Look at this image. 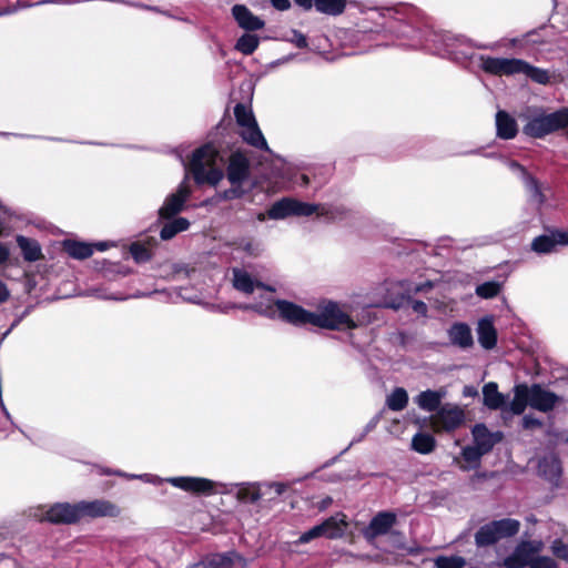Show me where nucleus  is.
Wrapping results in <instances>:
<instances>
[{"label":"nucleus","instance_id":"obj_46","mask_svg":"<svg viewBox=\"0 0 568 568\" xmlns=\"http://www.w3.org/2000/svg\"><path fill=\"white\" fill-rule=\"evenodd\" d=\"M242 185L243 184H231L230 189H226L221 193V199L224 201L242 199L246 193Z\"/></svg>","mask_w":568,"mask_h":568},{"label":"nucleus","instance_id":"obj_32","mask_svg":"<svg viewBox=\"0 0 568 568\" xmlns=\"http://www.w3.org/2000/svg\"><path fill=\"white\" fill-rule=\"evenodd\" d=\"M442 397V393L427 389L417 396L416 402L418 406L424 410L437 412L440 408Z\"/></svg>","mask_w":568,"mask_h":568},{"label":"nucleus","instance_id":"obj_2","mask_svg":"<svg viewBox=\"0 0 568 568\" xmlns=\"http://www.w3.org/2000/svg\"><path fill=\"white\" fill-rule=\"evenodd\" d=\"M562 398L556 393L546 389L540 384L528 386L526 383L517 384L514 387V398L509 404V410L514 415H521L527 406L541 413L551 412Z\"/></svg>","mask_w":568,"mask_h":568},{"label":"nucleus","instance_id":"obj_17","mask_svg":"<svg viewBox=\"0 0 568 568\" xmlns=\"http://www.w3.org/2000/svg\"><path fill=\"white\" fill-rule=\"evenodd\" d=\"M232 16L239 27L247 32L262 30L265 27L264 20L253 14L244 4H234L232 7Z\"/></svg>","mask_w":568,"mask_h":568},{"label":"nucleus","instance_id":"obj_60","mask_svg":"<svg viewBox=\"0 0 568 568\" xmlns=\"http://www.w3.org/2000/svg\"><path fill=\"white\" fill-rule=\"evenodd\" d=\"M433 287V283L430 281H426L425 283L417 285L415 292H423Z\"/></svg>","mask_w":568,"mask_h":568},{"label":"nucleus","instance_id":"obj_61","mask_svg":"<svg viewBox=\"0 0 568 568\" xmlns=\"http://www.w3.org/2000/svg\"><path fill=\"white\" fill-rule=\"evenodd\" d=\"M273 487H275V491L277 495H282L287 488V486L282 483H275L273 484Z\"/></svg>","mask_w":568,"mask_h":568},{"label":"nucleus","instance_id":"obj_5","mask_svg":"<svg viewBox=\"0 0 568 568\" xmlns=\"http://www.w3.org/2000/svg\"><path fill=\"white\" fill-rule=\"evenodd\" d=\"M542 548L544 544L540 540H523L503 560V566L505 568H530L532 561L542 551Z\"/></svg>","mask_w":568,"mask_h":568},{"label":"nucleus","instance_id":"obj_26","mask_svg":"<svg viewBox=\"0 0 568 568\" xmlns=\"http://www.w3.org/2000/svg\"><path fill=\"white\" fill-rule=\"evenodd\" d=\"M235 552L213 554L187 568H232Z\"/></svg>","mask_w":568,"mask_h":568},{"label":"nucleus","instance_id":"obj_51","mask_svg":"<svg viewBox=\"0 0 568 568\" xmlns=\"http://www.w3.org/2000/svg\"><path fill=\"white\" fill-rule=\"evenodd\" d=\"M244 308L255 311L258 314L264 315V316L273 317V315H274V308H273V305H271V304L264 307L262 303H258V304L245 305Z\"/></svg>","mask_w":568,"mask_h":568},{"label":"nucleus","instance_id":"obj_44","mask_svg":"<svg viewBox=\"0 0 568 568\" xmlns=\"http://www.w3.org/2000/svg\"><path fill=\"white\" fill-rule=\"evenodd\" d=\"M387 541L390 545V547L395 550L405 549L406 537H405V534L400 530L393 529L387 535Z\"/></svg>","mask_w":568,"mask_h":568},{"label":"nucleus","instance_id":"obj_55","mask_svg":"<svg viewBox=\"0 0 568 568\" xmlns=\"http://www.w3.org/2000/svg\"><path fill=\"white\" fill-rule=\"evenodd\" d=\"M412 308L417 314H420L424 316L427 314V311H428L427 305L423 301H418V300L413 301Z\"/></svg>","mask_w":568,"mask_h":568},{"label":"nucleus","instance_id":"obj_64","mask_svg":"<svg viewBox=\"0 0 568 568\" xmlns=\"http://www.w3.org/2000/svg\"><path fill=\"white\" fill-rule=\"evenodd\" d=\"M302 182H303V184H305V185H306V184H308V182H310L308 176H307V175H305V174H303V175H302Z\"/></svg>","mask_w":568,"mask_h":568},{"label":"nucleus","instance_id":"obj_49","mask_svg":"<svg viewBox=\"0 0 568 568\" xmlns=\"http://www.w3.org/2000/svg\"><path fill=\"white\" fill-rule=\"evenodd\" d=\"M530 568H558L557 561L549 556H537Z\"/></svg>","mask_w":568,"mask_h":568},{"label":"nucleus","instance_id":"obj_36","mask_svg":"<svg viewBox=\"0 0 568 568\" xmlns=\"http://www.w3.org/2000/svg\"><path fill=\"white\" fill-rule=\"evenodd\" d=\"M258 37L256 34L246 32L236 40L235 50L243 53L244 55H251L258 48Z\"/></svg>","mask_w":568,"mask_h":568},{"label":"nucleus","instance_id":"obj_12","mask_svg":"<svg viewBox=\"0 0 568 568\" xmlns=\"http://www.w3.org/2000/svg\"><path fill=\"white\" fill-rule=\"evenodd\" d=\"M78 503H57L43 515V520L53 525H73L80 521Z\"/></svg>","mask_w":568,"mask_h":568},{"label":"nucleus","instance_id":"obj_52","mask_svg":"<svg viewBox=\"0 0 568 568\" xmlns=\"http://www.w3.org/2000/svg\"><path fill=\"white\" fill-rule=\"evenodd\" d=\"M47 2L48 1H38L36 3H29L26 0H18L14 6L8 8L7 10H4L3 13H14V12L18 11V9H26V8H29V7H32V6H40V4L47 3Z\"/></svg>","mask_w":568,"mask_h":568},{"label":"nucleus","instance_id":"obj_9","mask_svg":"<svg viewBox=\"0 0 568 568\" xmlns=\"http://www.w3.org/2000/svg\"><path fill=\"white\" fill-rule=\"evenodd\" d=\"M524 65V60L495 58L489 55H480V68L485 73L493 75H511L520 73Z\"/></svg>","mask_w":568,"mask_h":568},{"label":"nucleus","instance_id":"obj_56","mask_svg":"<svg viewBox=\"0 0 568 568\" xmlns=\"http://www.w3.org/2000/svg\"><path fill=\"white\" fill-rule=\"evenodd\" d=\"M295 36V44L300 49H304L308 45L307 38L301 32H294Z\"/></svg>","mask_w":568,"mask_h":568},{"label":"nucleus","instance_id":"obj_41","mask_svg":"<svg viewBox=\"0 0 568 568\" xmlns=\"http://www.w3.org/2000/svg\"><path fill=\"white\" fill-rule=\"evenodd\" d=\"M234 116L236 123L243 129L256 122L252 110L247 109L243 103H237L234 106Z\"/></svg>","mask_w":568,"mask_h":568},{"label":"nucleus","instance_id":"obj_7","mask_svg":"<svg viewBox=\"0 0 568 568\" xmlns=\"http://www.w3.org/2000/svg\"><path fill=\"white\" fill-rule=\"evenodd\" d=\"M225 176L230 184H244L251 176V162L247 155L236 150L227 159Z\"/></svg>","mask_w":568,"mask_h":568},{"label":"nucleus","instance_id":"obj_21","mask_svg":"<svg viewBox=\"0 0 568 568\" xmlns=\"http://www.w3.org/2000/svg\"><path fill=\"white\" fill-rule=\"evenodd\" d=\"M518 134V124L507 111L499 110L496 113V135L501 140H513Z\"/></svg>","mask_w":568,"mask_h":568},{"label":"nucleus","instance_id":"obj_1","mask_svg":"<svg viewBox=\"0 0 568 568\" xmlns=\"http://www.w3.org/2000/svg\"><path fill=\"white\" fill-rule=\"evenodd\" d=\"M273 305L278 312V317L294 326L311 324L329 331H345L357 327L352 316L334 301L320 303L316 312L307 311L301 305L286 300H275Z\"/></svg>","mask_w":568,"mask_h":568},{"label":"nucleus","instance_id":"obj_23","mask_svg":"<svg viewBox=\"0 0 568 568\" xmlns=\"http://www.w3.org/2000/svg\"><path fill=\"white\" fill-rule=\"evenodd\" d=\"M233 286L235 290L245 294H252L255 287L274 291L272 286L260 281H254L246 271L241 268H233Z\"/></svg>","mask_w":568,"mask_h":568},{"label":"nucleus","instance_id":"obj_20","mask_svg":"<svg viewBox=\"0 0 568 568\" xmlns=\"http://www.w3.org/2000/svg\"><path fill=\"white\" fill-rule=\"evenodd\" d=\"M474 444L485 454H488L501 439L500 433H491L485 424H476L471 430Z\"/></svg>","mask_w":568,"mask_h":568},{"label":"nucleus","instance_id":"obj_15","mask_svg":"<svg viewBox=\"0 0 568 568\" xmlns=\"http://www.w3.org/2000/svg\"><path fill=\"white\" fill-rule=\"evenodd\" d=\"M295 4L304 11H311L313 8L323 14L337 17L344 13L346 0H294Z\"/></svg>","mask_w":568,"mask_h":568},{"label":"nucleus","instance_id":"obj_38","mask_svg":"<svg viewBox=\"0 0 568 568\" xmlns=\"http://www.w3.org/2000/svg\"><path fill=\"white\" fill-rule=\"evenodd\" d=\"M520 69H523L520 73H524L538 84H547L550 81V75L547 70L534 67L526 61H524V65H521Z\"/></svg>","mask_w":568,"mask_h":568},{"label":"nucleus","instance_id":"obj_19","mask_svg":"<svg viewBox=\"0 0 568 568\" xmlns=\"http://www.w3.org/2000/svg\"><path fill=\"white\" fill-rule=\"evenodd\" d=\"M156 246L158 240L153 236H146L143 240L132 242L129 245V253L136 264H143L153 258Z\"/></svg>","mask_w":568,"mask_h":568},{"label":"nucleus","instance_id":"obj_30","mask_svg":"<svg viewBox=\"0 0 568 568\" xmlns=\"http://www.w3.org/2000/svg\"><path fill=\"white\" fill-rule=\"evenodd\" d=\"M295 199L283 197L275 203L267 211V215L272 220H282L288 216H294Z\"/></svg>","mask_w":568,"mask_h":568},{"label":"nucleus","instance_id":"obj_43","mask_svg":"<svg viewBox=\"0 0 568 568\" xmlns=\"http://www.w3.org/2000/svg\"><path fill=\"white\" fill-rule=\"evenodd\" d=\"M233 246L236 250H242L245 252L248 256H258L260 248L258 245L254 242L251 237H242L235 242H233Z\"/></svg>","mask_w":568,"mask_h":568},{"label":"nucleus","instance_id":"obj_59","mask_svg":"<svg viewBox=\"0 0 568 568\" xmlns=\"http://www.w3.org/2000/svg\"><path fill=\"white\" fill-rule=\"evenodd\" d=\"M0 211L3 212V214H7L8 217L16 216L13 210L11 207L4 205L1 201H0Z\"/></svg>","mask_w":568,"mask_h":568},{"label":"nucleus","instance_id":"obj_40","mask_svg":"<svg viewBox=\"0 0 568 568\" xmlns=\"http://www.w3.org/2000/svg\"><path fill=\"white\" fill-rule=\"evenodd\" d=\"M503 285L496 281L484 282L476 286V294L485 300L494 298L501 292Z\"/></svg>","mask_w":568,"mask_h":568},{"label":"nucleus","instance_id":"obj_10","mask_svg":"<svg viewBox=\"0 0 568 568\" xmlns=\"http://www.w3.org/2000/svg\"><path fill=\"white\" fill-rule=\"evenodd\" d=\"M396 524V513L390 510L378 511L363 529V536L367 541H373L381 536H387Z\"/></svg>","mask_w":568,"mask_h":568},{"label":"nucleus","instance_id":"obj_14","mask_svg":"<svg viewBox=\"0 0 568 568\" xmlns=\"http://www.w3.org/2000/svg\"><path fill=\"white\" fill-rule=\"evenodd\" d=\"M556 245H568V230H549V234H542L535 237L531 242V250L538 254H548L554 251Z\"/></svg>","mask_w":568,"mask_h":568},{"label":"nucleus","instance_id":"obj_13","mask_svg":"<svg viewBox=\"0 0 568 568\" xmlns=\"http://www.w3.org/2000/svg\"><path fill=\"white\" fill-rule=\"evenodd\" d=\"M174 487L194 495H212L215 493V483L202 477H173L169 480Z\"/></svg>","mask_w":568,"mask_h":568},{"label":"nucleus","instance_id":"obj_50","mask_svg":"<svg viewBox=\"0 0 568 568\" xmlns=\"http://www.w3.org/2000/svg\"><path fill=\"white\" fill-rule=\"evenodd\" d=\"M521 426L524 429L526 430H532V429H536V428H541L544 426V423L534 417L532 415L528 414V415H525L521 419Z\"/></svg>","mask_w":568,"mask_h":568},{"label":"nucleus","instance_id":"obj_47","mask_svg":"<svg viewBox=\"0 0 568 568\" xmlns=\"http://www.w3.org/2000/svg\"><path fill=\"white\" fill-rule=\"evenodd\" d=\"M550 548L554 556L568 562V544L564 542L561 539H555Z\"/></svg>","mask_w":568,"mask_h":568},{"label":"nucleus","instance_id":"obj_28","mask_svg":"<svg viewBox=\"0 0 568 568\" xmlns=\"http://www.w3.org/2000/svg\"><path fill=\"white\" fill-rule=\"evenodd\" d=\"M484 405L489 409H500L505 406V396L498 392V385L495 382H489L483 387Z\"/></svg>","mask_w":568,"mask_h":568},{"label":"nucleus","instance_id":"obj_45","mask_svg":"<svg viewBox=\"0 0 568 568\" xmlns=\"http://www.w3.org/2000/svg\"><path fill=\"white\" fill-rule=\"evenodd\" d=\"M484 455L486 454L475 445L466 446L462 450L463 458L469 464L478 463Z\"/></svg>","mask_w":568,"mask_h":568},{"label":"nucleus","instance_id":"obj_31","mask_svg":"<svg viewBox=\"0 0 568 568\" xmlns=\"http://www.w3.org/2000/svg\"><path fill=\"white\" fill-rule=\"evenodd\" d=\"M241 136L247 144L260 150L268 151L267 142L260 130L257 122L244 128L241 132Z\"/></svg>","mask_w":568,"mask_h":568},{"label":"nucleus","instance_id":"obj_63","mask_svg":"<svg viewBox=\"0 0 568 568\" xmlns=\"http://www.w3.org/2000/svg\"><path fill=\"white\" fill-rule=\"evenodd\" d=\"M112 267L116 268L115 272L125 276L128 275L130 272L129 270H123L120 265H115V264H110Z\"/></svg>","mask_w":568,"mask_h":568},{"label":"nucleus","instance_id":"obj_53","mask_svg":"<svg viewBox=\"0 0 568 568\" xmlns=\"http://www.w3.org/2000/svg\"><path fill=\"white\" fill-rule=\"evenodd\" d=\"M270 2L278 11H286L292 7L290 0H270Z\"/></svg>","mask_w":568,"mask_h":568},{"label":"nucleus","instance_id":"obj_48","mask_svg":"<svg viewBox=\"0 0 568 568\" xmlns=\"http://www.w3.org/2000/svg\"><path fill=\"white\" fill-rule=\"evenodd\" d=\"M317 210V205L295 200L294 216H311Z\"/></svg>","mask_w":568,"mask_h":568},{"label":"nucleus","instance_id":"obj_39","mask_svg":"<svg viewBox=\"0 0 568 568\" xmlns=\"http://www.w3.org/2000/svg\"><path fill=\"white\" fill-rule=\"evenodd\" d=\"M236 498L241 503L254 504L261 498L260 488L254 484L241 485L236 491Z\"/></svg>","mask_w":568,"mask_h":568},{"label":"nucleus","instance_id":"obj_54","mask_svg":"<svg viewBox=\"0 0 568 568\" xmlns=\"http://www.w3.org/2000/svg\"><path fill=\"white\" fill-rule=\"evenodd\" d=\"M11 219L12 217H8L7 214H3V212L0 211V236H3L8 233V223L11 221Z\"/></svg>","mask_w":568,"mask_h":568},{"label":"nucleus","instance_id":"obj_18","mask_svg":"<svg viewBox=\"0 0 568 568\" xmlns=\"http://www.w3.org/2000/svg\"><path fill=\"white\" fill-rule=\"evenodd\" d=\"M539 475L555 486H559L562 475L561 460L556 454L546 455L538 463Z\"/></svg>","mask_w":568,"mask_h":568},{"label":"nucleus","instance_id":"obj_3","mask_svg":"<svg viewBox=\"0 0 568 568\" xmlns=\"http://www.w3.org/2000/svg\"><path fill=\"white\" fill-rule=\"evenodd\" d=\"M221 159L220 151L212 143H205L192 152L189 171L196 184L217 185L225 176V172L216 166Z\"/></svg>","mask_w":568,"mask_h":568},{"label":"nucleus","instance_id":"obj_8","mask_svg":"<svg viewBox=\"0 0 568 568\" xmlns=\"http://www.w3.org/2000/svg\"><path fill=\"white\" fill-rule=\"evenodd\" d=\"M464 410L457 406L440 407L430 418L432 428L436 433L453 432L464 423Z\"/></svg>","mask_w":568,"mask_h":568},{"label":"nucleus","instance_id":"obj_4","mask_svg":"<svg viewBox=\"0 0 568 568\" xmlns=\"http://www.w3.org/2000/svg\"><path fill=\"white\" fill-rule=\"evenodd\" d=\"M520 523L513 518L491 520L476 531L475 544L478 548L489 547L499 540L510 538L519 532Z\"/></svg>","mask_w":568,"mask_h":568},{"label":"nucleus","instance_id":"obj_37","mask_svg":"<svg viewBox=\"0 0 568 568\" xmlns=\"http://www.w3.org/2000/svg\"><path fill=\"white\" fill-rule=\"evenodd\" d=\"M386 404L393 412L403 410L408 404V394L405 388L396 387L390 395L387 396Z\"/></svg>","mask_w":568,"mask_h":568},{"label":"nucleus","instance_id":"obj_25","mask_svg":"<svg viewBox=\"0 0 568 568\" xmlns=\"http://www.w3.org/2000/svg\"><path fill=\"white\" fill-rule=\"evenodd\" d=\"M16 242L26 262L33 263L44 258L41 245L36 239L17 235Z\"/></svg>","mask_w":568,"mask_h":568},{"label":"nucleus","instance_id":"obj_62","mask_svg":"<svg viewBox=\"0 0 568 568\" xmlns=\"http://www.w3.org/2000/svg\"><path fill=\"white\" fill-rule=\"evenodd\" d=\"M92 245H93V251L94 250L105 251L109 247V244L106 242H97V243H92Z\"/></svg>","mask_w":568,"mask_h":568},{"label":"nucleus","instance_id":"obj_11","mask_svg":"<svg viewBox=\"0 0 568 568\" xmlns=\"http://www.w3.org/2000/svg\"><path fill=\"white\" fill-rule=\"evenodd\" d=\"M79 518H115L121 515V508L106 499H94L91 501L82 500L78 503Z\"/></svg>","mask_w":568,"mask_h":568},{"label":"nucleus","instance_id":"obj_33","mask_svg":"<svg viewBox=\"0 0 568 568\" xmlns=\"http://www.w3.org/2000/svg\"><path fill=\"white\" fill-rule=\"evenodd\" d=\"M545 118L547 120L550 134L568 128V108L566 106L551 113H545Z\"/></svg>","mask_w":568,"mask_h":568},{"label":"nucleus","instance_id":"obj_35","mask_svg":"<svg viewBox=\"0 0 568 568\" xmlns=\"http://www.w3.org/2000/svg\"><path fill=\"white\" fill-rule=\"evenodd\" d=\"M412 447L419 454H429L436 447V439L427 433H417L412 440Z\"/></svg>","mask_w":568,"mask_h":568},{"label":"nucleus","instance_id":"obj_42","mask_svg":"<svg viewBox=\"0 0 568 568\" xmlns=\"http://www.w3.org/2000/svg\"><path fill=\"white\" fill-rule=\"evenodd\" d=\"M466 560L459 556H439L435 559L436 568H463Z\"/></svg>","mask_w":568,"mask_h":568},{"label":"nucleus","instance_id":"obj_24","mask_svg":"<svg viewBox=\"0 0 568 568\" xmlns=\"http://www.w3.org/2000/svg\"><path fill=\"white\" fill-rule=\"evenodd\" d=\"M447 333L449 341L454 346L466 349L474 345L470 327L466 323H454Z\"/></svg>","mask_w":568,"mask_h":568},{"label":"nucleus","instance_id":"obj_58","mask_svg":"<svg viewBox=\"0 0 568 568\" xmlns=\"http://www.w3.org/2000/svg\"><path fill=\"white\" fill-rule=\"evenodd\" d=\"M9 296L7 286L0 281V304L4 302Z\"/></svg>","mask_w":568,"mask_h":568},{"label":"nucleus","instance_id":"obj_16","mask_svg":"<svg viewBox=\"0 0 568 568\" xmlns=\"http://www.w3.org/2000/svg\"><path fill=\"white\" fill-rule=\"evenodd\" d=\"M190 195V190L185 185H180L178 191L171 195H169L161 209L159 210V216L162 220H171L176 214H179L185 204L187 196Z\"/></svg>","mask_w":568,"mask_h":568},{"label":"nucleus","instance_id":"obj_27","mask_svg":"<svg viewBox=\"0 0 568 568\" xmlns=\"http://www.w3.org/2000/svg\"><path fill=\"white\" fill-rule=\"evenodd\" d=\"M523 133L532 139H544L550 134L545 113L531 116L523 126Z\"/></svg>","mask_w":568,"mask_h":568},{"label":"nucleus","instance_id":"obj_22","mask_svg":"<svg viewBox=\"0 0 568 568\" xmlns=\"http://www.w3.org/2000/svg\"><path fill=\"white\" fill-rule=\"evenodd\" d=\"M478 343L484 349L490 351L496 347L498 333L490 317H484L477 326Z\"/></svg>","mask_w":568,"mask_h":568},{"label":"nucleus","instance_id":"obj_34","mask_svg":"<svg viewBox=\"0 0 568 568\" xmlns=\"http://www.w3.org/2000/svg\"><path fill=\"white\" fill-rule=\"evenodd\" d=\"M190 227V222L185 217H175L165 223L160 232V237L163 241L173 239L180 232L186 231Z\"/></svg>","mask_w":568,"mask_h":568},{"label":"nucleus","instance_id":"obj_57","mask_svg":"<svg viewBox=\"0 0 568 568\" xmlns=\"http://www.w3.org/2000/svg\"><path fill=\"white\" fill-rule=\"evenodd\" d=\"M10 257V251L8 246L3 243H0V265L7 263Z\"/></svg>","mask_w":568,"mask_h":568},{"label":"nucleus","instance_id":"obj_6","mask_svg":"<svg viewBox=\"0 0 568 568\" xmlns=\"http://www.w3.org/2000/svg\"><path fill=\"white\" fill-rule=\"evenodd\" d=\"M342 518L337 519V516H331L320 525H316L303 532L296 544H306L318 537H326L328 539H335L343 535V527L346 526L344 520L345 515L341 514Z\"/></svg>","mask_w":568,"mask_h":568},{"label":"nucleus","instance_id":"obj_29","mask_svg":"<svg viewBox=\"0 0 568 568\" xmlns=\"http://www.w3.org/2000/svg\"><path fill=\"white\" fill-rule=\"evenodd\" d=\"M63 251L72 258L85 260L93 254V245L75 240H65L63 242Z\"/></svg>","mask_w":568,"mask_h":568}]
</instances>
